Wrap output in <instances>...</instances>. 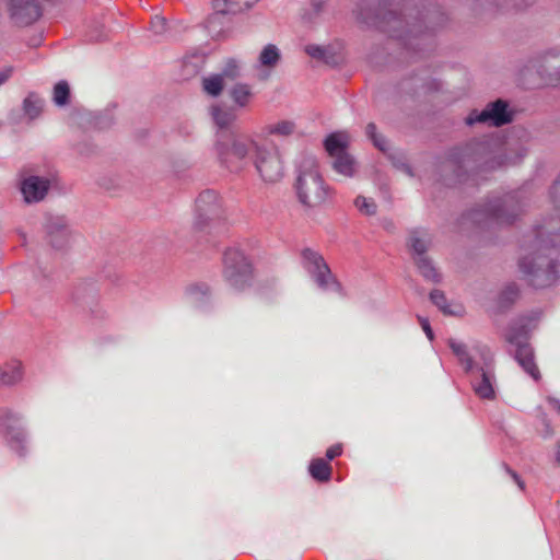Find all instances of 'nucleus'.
<instances>
[{
	"instance_id": "c9c22d12",
	"label": "nucleus",
	"mask_w": 560,
	"mask_h": 560,
	"mask_svg": "<svg viewBox=\"0 0 560 560\" xmlns=\"http://www.w3.org/2000/svg\"><path fill=\"white\" fill-rule=\"evenodd\" d=\"M366 136L373 141L374 145L382 151L386 150V141L385 139L376 133V126L373 122H370L365 127Z\"/></svg>"
},
{
	"instance_id": "f257e3e1",
	"label": "nucleus",
	"mask_w": 560,
	"mask_h": 560,
	"mask_svg": "<svg viewBox=\"0 0 560 560\" xmlns=\"http://www.w3.org/2000/svg\"><path fill=\"white\" fill-rule=\"evenodd\" d=\"M213 153L219 164L230 173H240L252 161L259 178L266 184H276L284 175V163L279 150L246 135L218 133Z\"/></svg>"
},
{
	"instance_id": "9b49d317",
	"label": "nucleus",
	"mask_w": 560,
	"mask_h": 560,
	"mask_svg": "<svg viewBox=\"0 0 560 560\" xmlns=\"http://www.w3.org/2000/svg\"><path fill=\"white\" fill-rule=\"evenodd\" d=\"M513 115L508 109V103L503 100H497L487 104L482 110L472 109L465 118L468 126L475 124L489 127H501L512 121Z\"/></svg>"
},
{
	"instance_id": "5701e85b",
	"label": "nucleus",
	"mask_w": 560,
	"mask_h": 560,
	"mask_svg": "<svg viewBox=\"0 0 560 560\" xmlns=\"http://www.w3.org/2000/svg\"><path fill=\"white\" fill-rule=\"evenodd\" d=\"M229 96L235 106L244 108L253 98L252 88L246 83H236L230 89Z\"/></svg>"
},
{
	"instance_id": "c756f323",
	"label": "nucleus",
	"mask_w": 560,
	"mask_h": 560,
	"mask_svg": "<svg viewBox=\"0 0 560 560\" xmlns=\"http://www.w3.org/2000/svg\"><path fill=\"white\" fill-rule=\"evenodd\" d=\"M70 98V86L67 81H59L52 90V102L55 105L62 107L68 105Z\"/></svg>"
},
{
	"instance_id": "7ed1b4c3",
	"label": "nucleus",
	"mask_w": 560,
	"mask_h": 560,
	"mask_svg": "<svg viewBox=\"0 0 560 560\" xmlns=\"http://www.w3.org/2000/svg\"><path fill=\"white\" fill-rule=\"evenodd\" d=\"M525 152L516 158L508 155L499 141L486 139L470 142L464 148L455 150L448 160L450 167L458 171H491L516 163Z\"/></svg>"
},
{
	"instance_id": "f8f14e48",
	"label": "nucleus",
	"mask_w": 560,
	"mask_h": 560,
	"mask_svg": "<svg viewBox=\"0 0 560 560\" xmlns=\"http://www.w3.org/2000/svg\"><path fill=\"white\" fill-rule=\"evenodd\" d=\"M0 434L8 440L10 446L21 456L25 454L26 435L20 425V418L8 409L0 410Z\"/></svg>"
},
{
	"instance_id": "2f4dec72",
	"label": "nucleus",
	"mask_w": 560,
	"mask_h": 560,
	"mask_svg": "<svg viewBox=\"0 0 560 560\" xmlns=\"http://www.w3.org/2000/svg\"><path fill=\"white\" fill-rule=\"evenodd\" d=\"M209 288L206 284H194L187 289V295L191 303L200 304L207 298Z\"/></svg>"
},
{
	"instance_id": "b1692460",
	"label": "nucleus",
	"mask_w": 560,
	"mask_h": 560,
	"mask_svg": "<svg viewBox=\"0 0 560 560\" xmlns=\"http://www.w3.org/2000/svg\"><path fill=\"white\" fill-rule=\"evenodd\" d=\"M448 346L458 359L459 363L464 366L466 373L478 364V362H476L469 354L467 346L464 342L450 339Z\"/></svg>"
},
{
	"instance_id": "f704fd0d",
	"label": "nucleus",
	"mask_w": 560,
	"mask_h": 560,
	"mask_svg": "<svg viewBox=\"0 0 560 560\" xmlns=\"http://www.w3.org/2000/svg\"><path fill=\"white\" fill-rule=\"evenodd\" d=\"M354 203L359 211L366 215H372L376 212V203L373 199L359 196L357 197Z\"/></svg>"
},
{
	"instance_id": "79ce46f5",
	"label": "nucleus",
	"mask_w": 560,
	"mask_h": 560,
	"mask_svg": "<svg viewBox=\"0 0 560 560\" xmlns=\"http://www.w3.org/2000/svg\"><path fill=\"white\" fill-rule=\"evenodd\" d=\"M342 452L341 445H334L329 447L326 452V457L328 460L334 459L335 457L339 456Z\"/></svg>"
},
{
	"instance_id": "aec40b11",
	"label": "nucleus",
	"mask_w": 560,
	"mask_h": 560,
	"mask_svg": "<svg viewBox=\"0 0 560 560\" xmlns=\"http://www.w3.org/2000/svg\"><path fill=\"white\" fill-rule=\"evenodd\" d=\"M210 114L214 124L219 128H228L232 126L236 119L237 114L233 107L224 105H213L210 107Z\"/></svg>"
},
{
	"instance_id": "c85d7f7f",
	"label": "nucleus",
	"mask_w": 560,
	"mask_h": 560,
	"mask_svg": "<svg viewBox=\"0 0 560 560\" xmlns=\"http://www.w3.org/2000/svg\"><path fill=\"white\" fill-rule=\"evenodd\" d=\"M310 474L317 481H328L331 476V467L327 460L315 458L310 464Z\"/></svg>"
},
{
	"instance_id": "412c9836",
	"label": "nucleus",
	"mask_w": 560,
	"mask_h": 560,
	"mask_svg": "<svg viewBox=\"0 0 560 560\" xmlns=\"http://www.w3.org/2000/svg\"><path fill=\"white\" fill-rule=\"evenodd\" d=\"M43 108L44 100L34 92L28 93L27 96L23 100V114L31 121L40 116Z\"/></svg>"
},
{
	"instance_id": "393cba45",
	"label": "nucleus",
	"mask_w": 560,
	"mask_h": 560,
	"mask_svg": "<svg viewBox=\"0 0 560 560\" xmlns=\"http://www.w3.org/2000/svg\"><path fill=\"white\" fill-rule=\"evenodd\" d=\"M419 273L424 278V280L439 283L442 280V276L434 266L433 261L427 257H419L413 261Z\"/></svg>"
},
{
	"instance_id": "0eeeda50",
	"label": "nucleus",
	"mask_w": 560,
	"mask_h": 560,
	"mask_svg": "<svg viewBox=\"0 0 560 560\" xmlns=\"http://www.w3.org/2000/svg\"><path fill=\"white\" fill-rule=\"evenodd\" d=\"M480 358L482 363H478L467 374L474 393L481 399L492 400L495 398L497 387L493 358L486 348L480 350Z\"/></svg>"
},
{
	"instance_id": "bb28decb",
	"label": "nucleus",
	"mask_w": 560,
	"mask_h": 560,
	"mask_svg": "<svg viewBox=\"0 0 560 560\" xmlns=\"http://www.w3.org/2000/svg\"><path fill=\"white\" fill-rule=\"evenodd\" d=\"M280 50L273 44L266 45L259 54L258 66L272 69L280 60Z\"/></svg>"
},
{
	"instance_id": "49530a36",
	"label": "nucleus",
	"mask_w": 560,
	"mask_h": 560,
	"mask_svg": "<svg viewBox=\"0 0 560 560\" xmlns=\"http://www.w3.org/2000/svg\"><path fill=\"white\" fill-rule=\"evenodd\" d=\"M73 299H75V300H78V301L81 299V296H80V294H79V290H77V291L73 293Z\"/></svg>"
},
{
	"instance_id": "39448f33",
	"label": "nucleus",
	"mask_w": 560,
	"mask_h": 560,
	"mask_svg": "<svg viewBox=\"0 0 560 560\" xmlns=\"http://www.w3.org/2000/svg\"><path fill=\"white\" fill-rule=\"evenodd\" d=\"M525 202L520 192L506 194L489 200L481 210L476 211L477 221H493L498 224H511L522 213Z\"/></svg>"
},
{
	"instance_id": "a211bd4d",
	"label": "nucleus",
	"mask_w": 560,
	"mask_h": 560,
	"mask_svg": "<svg viewBox=\"0 0 560 560\" xmlns=\"http://www.w3.org/2000/svg\"><path fill=\"white\" fill-rule=\"evenodd\" d=\"M47 232L52 246L61 248L69 236L67 222L63 218H50L47 223Z\"/></svg>"
},
{
	"instance_id": "c03bdc74",
	"label": "nucleus",
	"mask_w": 560,
	"mask_h": 560,
	"mask_svg": "<svg viewBox=\"0 0 560 560\" xmlns=\"http://www.w3.org/2000/svg\"><path fill=\"white\" fill-rule=\"evenodd\" d=\"M503 295L516 296L517 295V288L515 285H509L505 289V291L503 292Z\"/></svg>"
},
{
	"instance_id": "4be33fe9",
	"label": "nucleus",
	"mask_w": 560,
	"mask_h": 560,
	"mask_svg": "<svg viewBox=\"0 0 560 560\" xmlns=\"http://www.w3.org/2000/svg\"><path fill=\"white\" fill-rule=\"evenodd\" d=\"M226 85L228 82L218 72L210 73L201 80L202 91L211 97L220 96Z\"/></svg>"
},
{
	"instance_id": "473e14b6",
	"label": "nucleus",
	"mask_w": 560,
	"mask_h": 560,
	"mask_svg": "<svg viewBox=\"0 0 560 560\" xmlns=\"http://www.w3.org/2000/svg\"><path fill=\"white\" fill-rule=\"evenodd\" d=\"M212 7L217 13L228 14L240 10L237 0H212Z\"/></svg>"
},
{
	"instance_id": "a19ab883",
	"label": "nucleus",
	"mask_w": 560,
	"mask_h": 560,
	"mask_svg": "<svg viewBox=\"0 0 560 560\" xmlns=\"http://www.w3.org/2000/svg\"><path fill=\"white\" fill-rule=\"evenodd\" d=\"M418 318H419L420 325H421L423 331L425 332L427 337L430 340H432L433 339V331L431 329L429 320L427 318H424V317H421V316H419Z\"/></svg>"
},
{
	"instance_id": "2eb2a0df",
	"label": "nucleus",
	"mask_w": 560,
	"mask_h": 560,
	"mask_svg": "<svg viewBox=\"0 0 560 560\" xmlns=\"http://www.w3.org/2000/svg\"><path fill=\"white\" fill-rule=\"evenodd\" d=\"M50 180L47 177L30 175L20 185L23 199L27 203L39 202L47 195Z\"/></svg>"
},
{
	"instance_id": "de8ad7c7",
	"label": "nucleus",
	"mask_w": 560,
	"mask_h": 560,
	"mask_svg": "<svg viewBox=\"0 0 560 560\" xmlns=\"http://www.w3.org/2000/svg\"><path fill=\"white\" fill-rule=\"evenodd\" d=\"M405 171L408 175L412 176L411 170L409 166H405Z\"/></svg>"
},
{
	"instance_id": "ea45409f",
	"label": "nucleus",
	"mask_w": 560,
	"mask_h": 560,
	"mask_svg": "<svg viewBox=\"0 0 560 560\" xmlns=\"http://www.w3.org/2000/svg\"><path fill=\"white\" fill-rule=\"evenodd\" d=\"M14 68L11 66L0 70V86L3 85L13 74Z\"/></svg>"
},
{
	"instance_id": "37998d69",
	"label": "nucleus",
	"mask_w": 560,
	"mask_h": 560,
	"mask_svg": "<svg viewBox=\"0 0 560 560\" xmlns=\"http://www.w3.org/2000/svg\"><path fill=\"white\" fill-rule=\"evenodd\" d=\"M506 472L511 476V478L516 482V485L520 487V489H524V481L521 479V477L511 468L508 466L504 467Z\"/></svg>"
},
{
	"instance_id": "a18cd8bd",
	"label": "nucleus",
	"mask_w": 560,
	"mask_h": 560,
	"mask_svg": "<svg viewBox=\"0 0 560 560\" xmlns=\"http://www.w3.org/2000/svg\"><path fill=\"white\" fill-rule=\"evenodd\" d=\"M550 404L552 405V407H553L558 412H560V400H558V399H551V400H550Z\"/></svg>"
},
{
	"instance_id": "4468645a",
	"label": "nucleus",
	"mask_w": 560,
	"mask_h": 560,
	"mask_svg": "<svg viewBox=\"0 0 560 560\" xmlns=\"http://www.w3.org/2000/svg\"><path fill=\"white\" fill-rule=\"evenodd\" d=\"M9 10L11 19L20 26L30 25L40 16L37 0H9Z\"/></svg>"
},
{
	"instance_id": "9d476101",
	"label": "nucleus",
	"mask_w": 560,
	"mask_h": 560,
	"mask_svg": "<svg viewBox=\"0 0 560 560\" xmlns=\"http://www.w3.org/2000/svg\"><path fill=\"white\" fill-rule=\"evenodd\" d=\"M302 265L320 290L340 291V284L319 253L305 248L302 252Z\"/></svg>"
},
{
	"instance_id": "a878e982",
	"label": "nucleus",
	"mask_w": 560,
	"mask_h": 560,
	"mask_svg": "<svg viewBox=\"0 0 560 560\" xmlns=\"http://www.w3.org/2000/svg\"><path fill=\"white\" fill-rule=\"evenodd\" d=\"M218 73L228 84L234 82L243 75V62L236 58H226Z\"/></svg>"
},
{
	"instance_id": "7c9ffc66",
	"label": "nucleus",
	"mask_w": 560,
	"mask_h": 560,
	"mask_svg": "<svg viewBox=\"0 0 560 560\" xmlns=\"http://www.w3.org/2000/svg\"><path fill=\"white\" fill-rule=\"evenodd\" d=\"M539 74L544 85L560 86V68H542L539 70Z\"/></svg>"
},
{
	"instance_id": "6e6552de",
	"label": "nucleus",
	"mask_w": 560,
	"mask_h": 560,
	"mask_svg": "<svg viewBox=\"0 0 560 560\" xmlns=\"http://www.w3.org/2000/svg\"><path fill=\"white\" fill-rule=\"evenodd\" d=\"M350 138L346 132H332L325 139V149L332 159V168L340 175L351 177L357 171L355 160L347 152Z\"/></svg>"
},
{
	"instance_id": "423d86ee",
	"label": "nucleus",
	"mask_w": 560,
	"mask_h": 560,
	"mask_svg": "<svg viewBox=\"0 0 560 560\" xmlns=\"http://www.w3.org/2000/svg\"><path fill=\"white\" fill-rule=\"evenodd\" d=\"M384 30L392 37L405 42L406 45L412 46V37H418L419 35L424 34L425 31H432L433 27L429 28L428 26H424V19L418 13L412 14V12H408L402 15H398L390 12L384 22Z\"/></svg>"
},
{
	"instance_id": "09e8293b",
	"label": "nucleus",
	"mask_w": 560,
	"mask_h": 560,
	"mask_svg": "<svg viewBox=\"0 0 560 560\" xmlns=\"http://www.w3.org/2000/svg\"><path fill=\"white\" fill-rule=\"evenodd\" d=\"M534 1H535V0H525V1H524V5H528V4L533 3Z\"/></svg>"
},
{
	"instance_id": "58836bf2",
	"label": "nucleus",
	"mask_w": 560,
	"mask_h": 560,
	"mask_svg": "<svg viewBox=\"0 0 560 560\" xmlns=\"http://www.w3.org/2000/svg\"><path fill=\"white\" fill-rule=\"evenodd\" d=\"M151 30L156 35L163 34L165 32V30H166V22H165V20L163 18H161V16H155L151 21Z\"/></svg>"
},
{
	"instance_id": "e433bc0d",
	"label": "nucleus",
	"mask_w": 560,
	"mask_h": 560,
	"mask_svg": "<svg viewBox=\"0 0 560 560\" xmlns=\"http://www.w3.org/2000/svg\"><path fill=\"white\" fill-rule=\"evenodd\" d=\"M550 201L560 217V175L555 180L549 191Z\"/></svg>"
},
{
	"instance_id": "cd10ccee",
	"label": "nucleus",
	"mask_w": 560,
	"mask_h": 560,
	"mask_svg": "<svg viewBox=\"0 0 560 560\" xmlns=\"http://www.w3.org/2000/svg\"><path fill=\"white\" fill-rule=\"evenodd\" d=\"M430 300L445 315H460L463 312L460 305H456L453 308L452 305L447 302L445 294L440 290L431 291Z\"/></svg>"
},
{
	"instance_id": "6ab92c4d",
	"label": "nucleus",
	"mask_w": 560,
	"mask_h": 560,
	"mask_svg": "<svg viewBox=\"0 0 560 560\" xmlns=\"http://www.w3.org/2000/svg\"><path fill=\"white\" fill-rule=\"evenodd\" d=\"M24 377L23 365L20 361H11L0 369V378L3 385L13 386L22 382Z\"/></svg>"
},
{
	"instance_id": "f03ea898",
	"label": "nucleus",
	"mask_w": 560,
	"mask_h": 560,
	"mask_svg": "<svg viewBox=\"0 0 560 560\" xmlns=\"http://www.w3.org/2000/svg\"><path fill=\"white\" fill-rule=\"evenodd\" d=\"M526 250L518 262L526 281L537 289L555 284L560 279V220L551 218L535 226Z\"/></svg>"
},
{
	"instance_id": "4c0bfd02",
	"label": "nucleus",
	"mask_w": 560,
	"mask_h": 560,
	"mask_svg": "<svg viewBox=\"0 0 560 560\" xmlns=\"http://www.w3.org/2000/svg\"><path fill=\"white\" fill-rule=\"evenodd\" d=\"M306 52L312 57L319 60H326V48L318 45H310L306 47Z\"/></svg>"
},
{
	"instance_id": "dca6fc26",
	"label": "nucleus",
	"mask_w": 560,
	"mask_h": 560,
	"mask_svg": "<svg viewBox=\"0 0 560 560\" xmlns=\"http://www.w3.org/2000/svg\"><path fill=\"white\" fill-rule=\"evenodd\" d=\"M432 244L431 234L424 229H412L409 231L407 247L411 254L412 260L419 257H427V252Z\"/></svg>"
},
{
	"instance_id": "72a5a7b5",
	"label": "nucleus",
	"mask_w": 560,
	"mask_h": 560,
	"mask_svg": "<svg viewBox=\"0 0 560 560\" xmlns=\"http://www.w3.org/2000/svg\"><path fill=\"white\" fill-rule=\"evenodd\" d=\"M294 130V124L291 121H279L273 125H269L267 127L268 133L279 135V136H289Z\"/></svg>"
},
{
	"instance_id": "f3484780",
	"label": "nucleus",
	"mask_w": 560,
	"mask_h": 560,
	"mask_svg": "<svg viewBox=\"0 0 560 560\" xmlns=\"http://www.w3.org/2000/svg\"><path fill=\"white\" fill-rule=\"evenodd\" d=\"M511 343L516 346L515 359L518 364L527 372L535 381L540 378L539 370L534 362V352L529 345L518 342L513 338L509 339Z\"/></svg>"
},
{
	"instance_id": "ddd939ff",
	"label": "nucleus",
	"mask_w": 560,
	"mask_h": 560,
	"mask_svg": "<svg viewBox=\"0 0 560 560\" xmlns=\"http://www.w3.org/2000/svg\"><path fill=\"white\" fill-rule=\"evenodd\" d=\"M221 203L215 191L205 190L196 200V214L194 226L197 230H202L212 220L220 217Z\"/></svg>"
},
{
	"instance_id": "1a4fd4ad",
	"label": "nucleus",
	"mask_w": 560,
	"mask_h": 560,
	"mask_svg": "<svg viewBox=\"0 0 560 560\" xmlns=\"http://www.w3.org/2000/svg\"><path fill=\"white\" fill-rule=\"evenodd\" d=\"M223 275L228 283L236 289L243 290L252 279V265L243 252L236 248L228 249L224 253Z\"/></svg>"
},
{
	"instance_id": "20e7f679",
	"label": "nucleus",
	"mask_w": 560,
	"mask_h": 560,
	"mask_svg": "<svg viewBox=\"0 0 560 560\" xmlns=\"http://www.w3.org/2000/svg\"><path fill=\"white\" fill-rule=\"evenodd\" d=\"M298 172L295 188L300 202L310 208L323 205L328 190L318 171L316 159L311 154L303 155Z\"/></svg>"
},
{
	"instance_id": "8fccbe9b",
	"label": "nucleus",
	"mask_w": 560,
	"mask_h": 560,
	"mask_svg": "<svg viewBox=\"0 0 560 560\" xmlns=\"http://www.w3.org/2000/svg\"><path fill=\"white\" fill-rule=\"evenodd\" d=\"M557 456H558V460H560V442L558 443V453H557Z\"/></svg>"
}]
</instances>
